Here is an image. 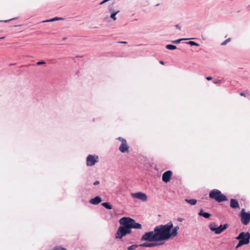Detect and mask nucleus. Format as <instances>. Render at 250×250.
Instances as JSON below:
<instances>
[{
	"label": "nucleus",
	"instance_id": "1",
	"mask_svg": "<svg viewBox=\"0 0 250 250\" xmlns=\"http://www.w3.org/2000/svg\"><path fill=\"white\" fill-rule=\"evenodd\" d=\"M173 223L170 221L166 225H160L156 226L154 230L158 242L168 240V233L172 229Z\"/></svg>",
	"mask_w": 250,
	"mask_h": 250
},
{
	"label": "nucleus",
	"instance_id": "2",
	"mask_svg": "<svg viewBox=\"0 0 250 250\" xmlns=\"http://www.w3.org/2000/svg\"><path fill=\"white\" fill-rule=\"evenodd\" d=\"M209 197L214 199L218 203L226 201L228 200L227 196L222 193L221 191L217 189H213L209 193Z\"/></svg>",
	"mask_w": 250,
	"mask_h": 250
},
{
	"label": "nucleus",
	"instance_id": "3",
	"mask_svg": "<svg viewBox=\"0 0 250 250\" xmlns=\"http://www.w3.org/2000/svg\"><path fill=\"white\" fill-rule=\"evenodd\" d=\"M141 241L158 242L154 230L145 232L141 238Z\"/></svg>",
	"mask_w": 250,
	"mask_h": 250
},
{
	"label": "nucleus",
	"instance_id": "4",
	"mask_svg": "<svg viewBox=\"0 0 250 250\" xmlns=\"http://www.w3.org/2000/svg\"><path fill=\"white\" fill-rule=\"evenodd\" d=\"M236 239L241 241L245 245H248L250 243V233L249 232H242L236 237Z\"/></svg>",
	"mask_w": 250,
	"mask_h": 250
},
{
	"label": "nucleus",
	"instance_id": "5",
	"mask_svg": "<svg viewBox=\"0 0 250 250\" xmlns=\"http://www.w3.org/2000/svg\"><path fill=\"white\" fill-rule=\"evenodd\" d=\"M241 223L244 225H247L250 222V212L245 211L243 208L240 213Z\"/></svg>",
	"mask_w": 250,
	"mask_h": 250
},
{
	"label": "nucleus",
	"instance_id": "6",
	"mask_svg": "<svg viewBox=\"0 0 250 250\" xmlns=\"http://www.w3.org/2000/svg\"><path fill=\"white\" fill-rule=\"evenodd\" d=\"M127 235L125 228L124 225H121L115 233V237L116 239H121L124 236Z\"/></svg>",
	"mask_w": 250,
	"mask_h": 250
},
{
	"label": "nucleus",
	"instance_id": "7",
	"mask_svg": "<svg viewBox=\"0 0 250 250\" xmlns=\"http://www.w3.org/2000/svg\"><path fill=\"white\" fill-rule=\"evenodd\" d=\"M99 157L96 155H88L86 158V165L92 166L99 162Z\"/></svg>",
	"mask_w": 250,
	"mask_h": 250
},
{
	"label": "nucleus",
	"instance_id": "8",
	"mask_svg": "<svg viewBox=\"0 0 250 250\" xmlns=\"http://www.w3.org/2000/svg\"><path fill=\"white\" fill-rule=\"evenodd\" d=\"M125 218L132 229H141L142 228V225L140 223L136 222L134 219L129 217H125Z\"/></svg>",
	"mask_w": 250,
	"mask_h": 250
},
{
	"label": "nucleus",
	"instance_id": "9",
	"mask_svg": "<svg viewBox=\"0 0 250 250\" xmlns=\"http://www.w3.org/2000/svg\"><path fill=\"white\" fill-rule=\"evenodd\" d=\"M121 225H124L125 228L127 235L131 233V229H132L125 217L121 218L119 221Z\"/></svg>",
	"mask_w": 250,
	"mask_h": 250
},
{
	"label": "nucleus",
	"instance_id": "10",
	"mask_svg": "<svg viewBox=\"0 0 250 250\" xmlns=\"http://www.w3.org/2000/svg\"><path fill=\"white\" fill-rule=\"evenodd\" d=\"M131 196L133 198H137L142 200V201H146L147 199L146 195L142 192H137L131 193Z\"/></svg>",
	"mask_w": 250,
	"mask_h": 250
},
{
	"label": "nucleus",
	"instance_id": "11",
	"mask_svg": "<svg viewBox=\"0 0 250 250\" xmlns=\"http://www.w3.org/2000/svg\"><path fill=\"white\" fill-rule=\"evenodd\" d=\"M172 172L171 170H167L162 175V180L165 183H167L170 180Z\"/></svg>",
	"mask_w": 250,
	"mask_h": 250
},
{
	"label": "nucleus",
	"instance_id": "12",
	"mask_svg": "<svg viewBox=\"0 0 250 250\" xmlns=\"http://www.w3.org/2000/svg\"><path fill=\"white\" fill-rule=\"evenodd\" d=\"M164 243V242H152V243H144L141 244L139 245V246L140 247H147V248H151V247H154L156 246H158L161 245H163Z\"/></svg>",
	"mask_w": 250,
	"mask_h": 250
},
{
	"label": "nucleus",
	"instance_id": "13",
	"mask_svg": "<svg viewBox=\"0 0 250 250\" xmlns=\"http://www.w3.org/2000/svg\"><path fill=\"white\" fill-rule=\"evenodd\" d=\"M228 227L227 224H225L223 225H220L219 227L217 226L216 229H214V230H216L215 234H219L224 231Z\"/></svg>",
	"mask_w": 250,
	"mask_h": 250
},
{
	"label": "nucleus",
	"instance_id": "14",
	"mask_svg": "<svg viewBox=\"0 0 250 250\" xmlns=\"http://www.w3.org/2000/svg\"><path fill=\"white\" fill-rule=\"evenodd\" d=\"M128 148L129 147L126 141L125 142L121 143L119 147V150L122 153H125L128 151Z\"/></svg>",
	"mask_w": 250,
	"mask_h": 250
},
{
	"label": "nucleus",
	"instance_id": "15",
	"mask_svg": "<svg viewBox=\"0 0 250 250\" xmlns=\"http://www.w3.org/2000/svg\"><path fill=\"white\" fill-rule=\"evenodd\" d=\"M102 202V198L99 196H97L89 200V203L92 205H98Z\"/></svg>",
	"mask_w": 250,
	"mask_h": 250
},
{
	"label": "nucleus",
	"instance_id": "16",
	"mask_svg": "<svg viewBox=\"0 0 250 250\" xmlns=\"http://www.w3.org/2000/svg\"><path fill=\"white\" fill-rule=\"evenodd\" d=\"M230 207L232 208H239V204L238 201L235 199H231L230 200Z\"/></svg>",
	"mask_w": 250,
	"mask_h": 250
},
{
	"label": "nucleus",
	"instance_id": "17",
	"mask_svg": "<svg viewBox=\"0 0 250 250\" xmlns=\"http://www.w3.org/2000/svg\"><path fill=\"white\" fill-rule=\"evenodd\" d=\"M198 215L201 216H203L205 218H209L211 214L208 212H205L204 210L201 209L198 213Z\"/></svg>",
	"mask_w": 250,
	"mask_h": 250
},
{
	"label": "nucleus",
	"instance_id": "18",
	"mask_svg": "<svg viewBox=\"0 0 250 250\" xmlns=\"http://www.w3.org/2000/svg\"><path fill=\"white\" fill-rule=\"evenodd\" d=\"M178 234L177 231L175 230L174 229H171V230H169L168 233V239H170L171 237H173L176 236Z\"/></svg>",
	"mask_w": 250,
	"mask_h": 250
},
{
	"label": "nucleus",
	"instance_id": "19",
	"mask_svg": "<svg viewBox=\"0 0 250 250\" xmlns=\"http://www.w3.org/2000/svg\"><path fill=\"white\" fill-rule=\"evenodd\" d=\"M208 227L211 231H213L215 233L216 230H214V229H216V228H217V225L215 223H214V222L211 223L209 225Z\"/></svg>",
	"mask_w": 250,
	"mask_h": 250
},
{
	"label": "nucleus",
	"instance_id": "20",
	"mask_svg": "<svg viewBox=\"0 0 250 250\" xmlns=\"http://www.w3.org/2000/svg\"><path fill=\"white\" fill-rule=\"evenodd\" d=\"M102 205L108 209H111L112 208V206L109 202L102 203Z\"/></svg>",
	"mask_w": 250,
	"mask_h": 250
},
{
	"label": "nucleus",
	"instance_id": "21",
	"mask_svg": "<svg viewBox=\"0 0 250 250\" xmlns=\"http://www.w3.org/2000/svg\"><path fill=\"white\" fill-rule=\"evenodd\" d=\"M185 201L191 205H195L197 203V200L194 199H186Z\"/></svg>",
	"mask_w": 250,
	"mask_h": 250
},
{
	"label": "nucleus",
	"instance_id": "22",
	"mask_svg": "<svg viewBox=\"0 0 250 250\" xmlns=\"http://www.w3.org/2000/svg\"><path fill=\"white\" fill-rule=\"evenodd\" d=\"M120 11L119 10H117L116 11H115V12H112L110 15V17L113 19L114 21L116 20V15L118 13H119Z\"/></svg>",
	"mask_w": 250,
	"mask_h": 250
},
{
	"label": "nucleus",
	"instance_id": "23",
	"mask_svg": "<svg viewBox=\"0 0 250 250\" xmlns=\"http://www.w3.org/2000/svg\"><path fill=\"white\" fill-rule=\"evenodd\" d=\"M166 48L168 50H174L177 48V47L176 45H173V44H167L166 46Z\"/></svg>",
	"mask_w": 250,
	"mask_h": 250
},
{
	"label": "nucleus",
	"instance_id": "24",
	"mask_svg": "<svg viewBox=\"0 0 250 250\" xmlns=\"http://www.w3.org/2000/svg\"><path fill=\"white\" fill-rule=\"evenodd\" d=\"M187 43L188 44H189V45H190L191 46H198L199 45V44L198 43H197V42H195L194 41H191L187 42Z\"/></svg>",
	"mask_w": 250,
	"mask_h": 250
},
{
	"label": "nucleus",
	"instance_id": "25",
	"mask_svg": "<svg viewBox=\"0 0 250 250\" xmlns=\"http://www.w3.org/2000/svg\"><path fill=\"white\" fill-rule=\"evenodd\" d=\"M140 247L139 245H133L127 248L128 250H133L134 249H136L138 247Z\"/></svg>",
	"mask_w": 250,
	"mask_h": 250
},
{
	"label": "nucleus",
	"instance_id": "26",
	"mask_svg": "<svg viewBox=\"0 0 250 250\" xmlns=\"http://www.w3.org/2000/svg\"><path fill=\"white\" fill-rule=\"evenodd\" d=\"M188 39H178V40H175V41H172V42L173 43H175V44H177V43H180L181 41L187 40H188Z\"/></svg>",
	"mask_w": 250,
	"mask_h": 250
},
{
	"label": "nucleus",
	"instance_id": "27",
	"mask_svg": "<svg viewBox=\"0 0 250 250\" xmlns=\"http://www.w3.org/2000/svg\"><path fill=\"white\" fill-rule=\"evenodd\" d=\"M231 40V38H229L227 39H226L225 41H224L223 42H222L221 43V45H226L228 42H229Z\"/></svg>",
	"mask_w": 250,
	"mask_h": 250
},
{
	"label": "nucleus",
	"instance_id": "28",
	"mask_svg": "<svg viewBox=\"0 0 250 250\" xmlns=\"http://www.w3.org/2000/svg\"><path fill=\"white\" fill-rule=\"evenodd\" d=\"M52 250H67L65 248H62L61 246H57L54 248Z\"/></svg>",
	"mask_w": 250,
	"mask_h": 250
},
{
	"label": "nucleus",
	"instance_id": "29",
	"mask_svg": "<svg viewBox=\"0 0 250 250\" xmlns=\"http://www.w3.org/2000/svg\"><path fill=\"white\" fill-rule=\"evenodd\" d=\"M213 82V83L214 84H220L222 83V80H214Z\"/></svg>",
	"mask_w": 250,
	"mask_h": 250
},
{
	"label": "nucleus",
	"instance_id": "30",
	"mask_svg": "<svg viewBox=\"0 0 250 250\" xmlns=\"http://www.w3.org/2000/svg\"><path fill=\"white\" fill-rule=\"evenodd\" d=\"M243 245H245V244H244L242 242H241V241H239V242L237 244V245H236V249H237L238 248H239V247H241Z\"/></svg>",
	"mask_w": 250,
	"mask_h": 250
},
{
	"label": "nucleus",
	"instance_id": "31",
	"mask_svg": "<svg viewBox=\"0 0 250 250\" xmlns=\"http://www.w3.org/2000/svg\"><path fill=\"white\" fill-rule=\"evenodd\" d=\"M117 139H118L119 141H121V142H122V143H124V142H126L125 139H124V138H122V137H118V138H117Z\"/></svg>",
	"mask_w": 250,
	"mask_h": 250
},
{
	"label": "nucleus",
	"instance_id": "32",
	"mask_svg": "<svg viewBox=\"0 0 250 250\" xmlns=\"http://www.w3.org/2000/svg\"><path fill=\"white\" fill-rule=\"evenodd\" d=\"M17 19V18H14L8 20L0 21V22H8Z\"/></svg>",
	"mask_w": 250,
	"mask_h": 250
},
{
	"label": "nucleus",
	"instance_id": "33",
	"mask_svg": "<svg viewBox=\"0 0 250 250\" xmlns=\"http://www.w3.org/2000/svg\"><path fill=\"white\" fill-rule=\"evenodd\" d=\"M45 63H46L45 62H44L43 61H39V62H37V64L38 65H42V64H45Z\"/></svg>",
	"mask_w": 250,
	"mask_h": 250
},
{
	"label": "nucleus",
	"instance_id": "34",
	"mask_svg": "<svg viewBox=\"0 0 250 250\" xmlns=\"http://www.w3.org/2000/svg\"><path fill=\"white\" fill-rule=\"evenodd\" d=\"M112 8H113V5H109V7H108V10H109V12H111V13H112V12H114V11H113V10H112Z\"/></svg>",
	"mask_w": 250,
	"mask_h": 250
},
{
	"label": "nucleus",
	"instance_id": "35",
	"mask_svg": "<svg viewBox=\"0 0 250 250\" xmlns=\"http://www.w3.org/2000/svg\"><path fill=\"white\" fill-rule=\"evenodd\" d=\"M175 27L177 29H179V30H181V26L179 24H176V25H175Z\"/></svg>",
	"mask_w": 250,
	"mask_h": 250
},
{
	"label": "nucleus",
	"instance_id": "36",
	"mask_svg": "<svg viewBox=\"0 0 250 250\" xmlns=\"http://www.w3.org/2000/svg\"><path fill=\"white\" fill-rule=\"evenodd\" d=\"M100 184V182L99 181H96L94 183L93 185L94 186H97Z\"/></svg>",
	"mask_w": 250,
	"mask_h": 250
},
{
	"label": "nucleus",
	"instance_id": "37",
	"mask_svg": "<svg viewBox=\"0 0 250 250\" xmlns=\"http://www.w3.org/2000/svg\"><path fill=\"white\" fill-rule=\"evenodd\" d=\"M52 20L53 21H58V17H54L53 18H52Z\"/></svg>",
	"mask_w": 250,
	"mask_h": 250
},
{
	"label": "nucleus",
	"instance_id": "38",
	"mask_svg": "<svg viewBox=\"0 0 250 250\" xmlns=\"http://www.w3.org/2000/svg\"><path fill=\"white\" fill-rule=\"evenodd\" d=\"M184 219L182 218H177V221H179V222H182Z\"/></svg>",
	"mask_w": 250,
	"mask_h": 250
},
{
	"label": "nucleus",
	"instance_id": "39",
	"mask_svg": "<svg viewBox=\"0 0 250 250\" xmlns=\"http://www.w3.org/2000/svg\"><path fill=\"white\" fill-rule=\"evenodd\" d=\"M206 79L208 80V81H210L212 79V78L210 76H208V77H206Z\"/></svg>",
	"mask_w": 250,
	"mask_h": 250
},
{
	"label": "nucleus",
	"instance_id": "40",
	"mask_svg": "<svg viewBox=\"0 0 250 250\" xmlns=\"http://www.w3.org/2000/svg\"><path fill=\"white\" fill-rule=\"evenodd\" d=\"M53 21L52 20V19H49V20H45L44 21H43V22H52Z\"/></svg>",
	"mask_w": 250,
	"mask_h": 250
},
{
	"label": "nucleus",
	"instance_id": "41",
	"mask_svg": "<svg viewBox=\"0 0 250 250\" xmlns=\"http://www.w3.org/2000/svg\"><path fill=\"white\" fill-rule=\"evenodd\" d=\"M173 229H174L175 230H176V231H178V230L179 229V226H176Z\"/></svg>",
	"mask_w": 250,
	"mask_h": 250
},
{
	"label": "nucleus",
	"instance_id": "42",
	"mask_svg": "<svg viewBox=\"0 0 250 250\" xmlns=\"http://www.w3.org/2000/svg\"><path fill=\"white\" fill-rule=\"evenodd\" d=\"M240 95L241 96H244L245 97L246 96V95L244 93V92H241Z\"/></svg>",
	"mask_w": 250,
	"mask_h": 250
},
{
	"label": "nucleus",
	"instance_id": "43",
	"mask_svg": "<svg viewBox=\"0 0 250 250\" xmlns=\"http://www.w3.org/2000/svg\"><path fill=\"white\" fill-rule=\"evenodd\" d=\"M160 62V64H163V65H164V61H160V62Z\"/></svg>",
	"mask_w": 250,
	"mask_h": 250
},
{
	"label": "nucleus",
	"instance_id": "44",
	"mask_svg": "<svg viewBox=\"0 0 250 250\" xmlns=\"http://www.w3.org/2000/svg\"><path fill=\"white\" fill-rule=\"evenodd\" d=\"M64 20V18H59L58 17V21L59 20Z\"/></svg>",
	"mask_w": 250,
	"mask_h": 250
},
{
	"label": "nucleus",
	"instance_id": "45",
	"mask_svg": "<svg viewBox=\"0 0 250 250\" xmlns=\"http://www.w3.org/2000/svg\"><path fill=\"white\" fill-rule=\"evenodd\" d=\"M120 43H126V42H119Z\"/></svg>",
	"mask_w": 250,
	"mask_h": 250
},
{
	"label": "nucleus",
	"instance_id": "46",
	"mask_svg": "<svg viewBox=\"0 0 250 250\" xmlns=\"http://www.w3.org/2000/svg\"><path fill=\"white\" fill-rule=\"evenodd\" d=\"M4 37H0V40L4 39Z\"/></svg>",
	"mask_w": 250,
	"mask_h": 250
},
{
	"label": "nucleus",
	"instance_id": "47",
	"mask_svg": "<svg viewBox=\"0 0 250 250\" xmlns=\"http://www.w3.org/2000/svg\"><path fill=\"white\" fill-rule=\"evenodd\" d=\"M95 120H96V119H95V118H93V122H95Z\"/></svg>",
	"mask_w": 250,
	"mask_h": 250
},
{
	"label": "nucleus",
	"instance_id": "48",
	"mask_svg": "<svg viewBox=\"0 0 250 250\" xmlns=\"http://www.w3.org/2000/svg\"><path fill=\"white\" fill-rule=\"evenodd\" d=\"M159 5V4H157L156 5V6H158V5Z\"/></svg>",
	"mask_w": 250,
	"mask_h": 250
}]
</instances>
